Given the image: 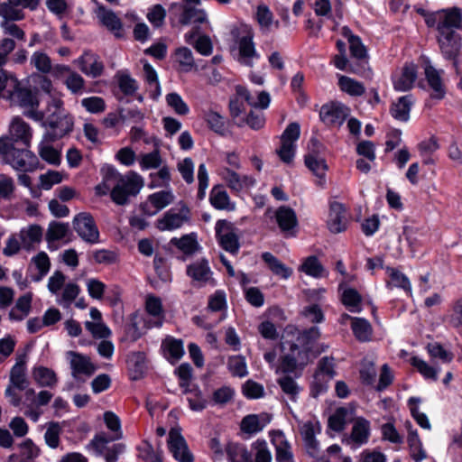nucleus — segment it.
<instances>
[{
    "instance_id": "obj_61",
    "label": "nucleus",
    "mask_w": 462,
    "mask_h": 462,
    "mask_svg": "<svg viewBox=\"0 0 462 462\" xmlns=\"http://www.w3.org/2000/svg\"><path fill=\"white\" fill-rule=\"evenodd\" d=\"M79 292L80 288L77 283L67 282L64 286L63 291L61 292L60 298L57 300V302L64 308H69L77 299Z\"/></svg>"
},
{
    "instance_id": "obj_19",
    "label": "nucleus",
    "mask_w": 462,
    "mask_h": 462,
    "mask_svg": "<svg viewBox=\"0 0 462 462\" xmlns=\"http://www.w3.org/2000/svg\"><path fill=\"white\" fill-rule=\"evenodd\" d=\"M73 62L82 73L93 79L98 78L103 74L104 64L102 60L98 55L91 51H84L83 54Z\"/></svg>"
},
{
    "instance_id": "obj_39",
    "label": "nucleus",
    "mask_w": 462,
    "mask_h": 462,
    "mask_svg": "<svg viewBox=\"0 0 462 462\" xmlns=\"http://www.w3.org/2000/svg\"><path fill=\"white\" fill-rule=\"evenodd\" d=\"M299 271L304 273L308 276L316 279L328 277V272L322 265L319 260L314 255H310L305 258L299 267Z\"/></svg>"
},
{
    "instance_id": "obj_18",
    "label": "nucleus",
    "mask_w": 462,
    "mask_h": 462,
    "mask_svg": "<svg viewBox=\"0 0 462 462\" xmlns=\"http://www.w3.org/2000/svg\"><path fill=\"white\" fill-rule=\"evenodd\" d=\"M14 144L21 143L25 147H30L32 139V129L20 116H14L9 125V136L7 137Z\"/></svg>"
},
{
    "instance_id": "obj_41",
    "label": "nucleus",
    "mask_w": 462,
    "mask_h": 462,
    "mask_svg": "<svg viewBox=\"0 0 462 462\" xmlns=\"http://www.w3.org/2000/svg\"><path fill=\"white\" fill-rule=\"evenodd\" d=\"M56 140H45L44 135L39 143L38 152L40 157L47 163L59 166L61 162L60 152L50 143Z\"/></svg>"
},
{
    "instance_id": "obj_13",
    "label": "nucleus",
    "mask_w": 462,
    "mask_h": 462,
    "mask_svg": "<svg viewBox=\"0 0 462 462\" xmlns=\"http://www.w3.org/2000/svg\"><path fill=\"white\" fill-rule=\"evenodd\" d=\"M215 229L220 246L230 254H236L239 250V242L233 225L222 219L216 223Z\"/></svg>"
},
{
    "instance_id": "obj_8",
    "label": "nucleus",
    "mask_w": 462,
    "mask_h": 462,
    "mask_svg": "<svg viewBox=\"0 0 462 462\" xmlns=\"http://www.w3.org/2000/svg\"><path fill=\"white\" fill-rule=\"evenodd\" d=\"M169 11L171 14L178 19L181 25L194 24V27L199 29V25L209 26V21L207 13L195 5H180L172 3Z\"/></svg>"
},
{
    "instance_id": "obj_58",
    "label": "nucleus",
    "mask_w": 462,
    "mask_h": 462,
    "mask_svg": "<svg viewBox=\"0 0 462 462\" xmlns=\"http://www.w3.org/2000/svg\"><path fill=\"white\" fill-rule=\"evenodd\" d=\"M52 397L53 394L47 390H42L37 394L32 388H29L24 392L25 402H29L38 408L47 405Z\"/></svg>"
},
{
    "instance_id": "obj_34",
    "label": "nucleus",
    "mask_w": 462,
    "mask_h": 462,
    "mask_svg": "<svg viewBox=\"0 0 462 462\" xmlns=\"http://www.w3.org/2000/svg\"><path fill=\"white\" fill-rule=\"evenodd\" d=\"M255 19L263 34L279 28V22L273 19V13L265 5H259L255 13Z\"/></svg>"
},
{
    "instance_id": "obj_53",
    "label": "nucleus",
    "mask_w": 462,
    "mask_h": 462,
    "mask_svg": "<svg viewBox=\"0 0 462 462\" xmlns=\"http://www.w3.org/2000/svg\"><path fill=\"white\" fill-rule=\"evenodd\" d=\"M338 86L342 91L354 97L362 96L365 90L363 83L343 75L338 77Z\"/></svg>"
},
{
    "instance_id": "obj_16",
    "label": "nucleus",
    "mask_w": 462,
    "mask_h": 462,
    "mask_svg": "<svg viewBox=\"0 0 462 462\" xmlns=\"http://www.w3.org/2000/svg\"><path fill=\"white\" fill-rule=\"evenodd\" d=\"M241 29L245 35L241 37L238 42V61L243 65L252 67L254 60L259 59V54L253 42L254 33L252 29L247 25H243Z\"/></svg>"
},
{
    "instance_id": "obj_28",
    "label": "nucleus",
    "mask_w": 462,
    "mask_h": 462,
    "mask_svg": "<svg viewBox=\"0 0 462 462\" xmlns=\"http://www.w3.org/2000/svg\"><path fill=\"white\" fill-rule=\"evenodd\" d=\"M300 432L308 453L315 456L319 450V442L316 439V435L320 432L319 423L313 421L304 422L300 428Z\"/></svg>"
},
{
    "instance_id": "obj_35",
    "label": "nucleus",
    "mask_w": 462,
    "mask_h": 462,
    "mask_svg": "<svg viewBox=\"0 0 462 462\" xmlns=\"http://www.w3.org/2000/svg\"><path fill=\"white\" fill-rule=\"evenodd\" d=\"M305 164L308 169L318 178L317 184L323 186L325 182V175L328 171L326 161L314 153H308L305 156Z\"/></svg>"
},
{
    "instance_id": "obj_31",
    "label": "nucleus",
    "mask_w": 462,
    "mask_h": 462,
    "mask_svg": "<svg viewBox=\"0 0 462 462\" xmlns=\"http://www.w3.org/2000/svg\"><path fill=\"white\" fill-rule=\"evenodd\" d=\"M32 377L40 387L54 388L58 383L56 373L52 369L43 365L32 367Z\"/></svg>"
},
{
    "instance_id": "obj_4",
    "label": "nucleus",
    "mask_w": 462,
    "mask_h": 462,
    "mask_svg": "<svg viewBox=\"0 0 462 462\" xmlns=\"http://www.w3.org/2000/svg\"><path fill=\"white\" fill-rule=\"evenodd\" d=\"M3 98L9 103L11 106H17L23 110V114L33 120L42 121L44 115L39 110L40 100L38 94L31 87L19 80L14 74L9 87L3 93Z\"/></svg>"
},
{
    "instance_id": "obj_44",
    "label": "nucleus",
    "mask_w": 462,
    "mask_h": 462,
    "mask_svg": "<svg viewBox=\"0 0 462 462\" xmlns=\"http://www.w3.org/2000/svg\"><path fill=\"white\" fill-rule=\"evenodd\" d=\"M226 453L230 462H254L252 453L243 444L228 443L226 447Z\"/></svg>"
},
{
    "instance_id": "obj_56",
    "label": "nucleus",
    "mask_w": 462,
    "mask_h": 462,
    "mask_svg": "<svg viewBox=\"0 0 462 462\" xmlns=\"http://www.w3.org/2000/svg\"><path fill=\"white\" fill-rule=\"evenodd\" d=\"M227 369L236 377L243 378L248 374L245 358L241 355L232 356L228 358Z\"/></svg>"
},
{
    "instance_id": "obj_36",
    "label": "nucleus",
    "mask_w": 462,
    "mask_h": 462,
    "mask_svg": "<svg viewBox=\"0 0 462 462\" xmlns=\"http://www.w3.org/2000/svg\"><path fill=\"white\" fill-rule=\"evenodd\" d=\"M210 204L218 210L233 211L235 204L231 202L230 197L222 186H214L209 194Z\"/></svg>"
},
{
    "instance_id": "obj_22",
    "label": "nucleus",
    "mask_w": 462,
    "mask_h": 462,
    "mask_svg": "<svg viewBox=\"0 0 462 462\" xmlns=\"http://www.w3.org/2000/svg\"><path fill=\"white\" fill-rule=\"evenodd\" d=\"M99 23L111 32L116 38L124 36L123 23L115 12L99 5L95 11Z\"/></svg>"
},
{
    "instance_id": "obj_54",
    "label": "nucleus",
    "mask_w": 462,
    "mask_h": 462,
    "mask_svg": "<svg viewBox=\"0 0 462 462\" xmlns=\"http://www.w3.org/2000/svg\"><path fill=\"white\" fill-rule=\"evenodd\" d=\"M162 347L168 359L177 361L180 359L184 354L183 343L180 339L167 337L162 342Z\"/></svg>"
},
{
    "instance_id": "obj_32",
    "label": "nucleus",
    "mask_w": 462,
    "mask_h": 462,
    "mask_svg": "<svg viewBox=\"0 0 462 462\" xmlns=\"http://www.w3.org/2000/svg\"><path fill=\"white\" fill-rule=\"evenodd\" d=\"M19 238L23 248L30 251L42 241V228L39 225H30L20 230Z\"/></svg>"
},
{
    "instance_id": "obj_51",
    "label": "nucleus",
    "mask_w": 462,
    "mask_h": 462,
    "mask_svg": "<svg viewBox=\"0 0 462 462\" xmlns=\"http://www.w3.org/2000/svg\"><path fill=\"white\" fill-rule=\"evenodd\" d=\"M38 456V448L31 440H26L21 445V454L10 455L8 462H33V458Z\"/></svg>"
},
{
    "instance_id": "obj_62",
    "label": "nucleus",
    "mask_w": 462,
    "mask_h": 462,
    "mask_svg": "<svg viewBox=\"0 0 462 462\" xmlns=\"http://www.w3.org/2000/svg\"><path fill=\"white\" fill-rule=\"evenodd\" d=\"M420 403V399L419 397H411L408 400L411 413L414 420L417 421V423L425 430H430L431 426L428 419V416L419 410Z\"/></svg>"
},
{
    "instance_id": "obj_24",
    "label": "nucleus",
    "mask_w": 462,
    "mask_h": 462,
    "mask_svg": "<svg viewBox=\"0 0 462 462\" xmlns=\"http://www.w3.org/2000/svg\"><path fill=\"white\" fill-rule=\"evenodd\" d=\"M183 38L186 43L192 45L203 56H209L213 51L211 39L206 34H201L197 26L186 32Z\"/></svg>"
},
{
    "instance_id": "obj_33",
    "label": "nucleus",
    "mask_w": 462,
    "mask_h": 462,
    "mask_svg": "<svg viewBox=\"0 0 462 462\" xmlns=\"http://www.w3.org/2000/svg\"><path fill=\"white\" fill-rule=\"evenodd\" d=\"M354 417V410L347 407L337 408L328 418V427L330 430L340 432L346 423L351 421Z\"/></svg>"
},
{
    "instance_id": "obj_63",
    "label": "nucleus",
    "mask_w": 462,
    "mask_h": 462,
    "mask_svg": "<svg viewBox=\"0 0 462 462\" xmlns=\"http://www.w3.org/2000/svg\"><path fill=\"white\" fill-rule=\"evenodd\" d=\"M118 87L126 96L134 95L138 89V84L128 73L118 71L116 73Z\"/></svg>"
},
{
    "instance_id": "obj_2",
    "label": "nucleus",
    "mask_w": 462,
    "mask_h": 462,
    "mask_svg": "<svg viewBox=\"0 0 462 462\" xmlns=\"http://www.w3.org/2000/svg\"><path fill=\"white\" fill-rule=\"evenodd\" d=\"M425 23L437 29L438 42L445 58L455 60L460 49V38L455 29L462 26V10L455 6L427 14Z\"/></svg>"
},
{
    "instance_id": "obj_49",
    "label": "nucleus",
    "mask_w": 462,
    "mask_h": 462,
    "mask_svg": "<svg viewBox=\"0 0 462 462\" xmlns=\"http://www.w3.org/2000/svg\"><path fill=\"white\" fill-rule=\"evenodd\" d=\"M236 94L244 98L248 105L254 107H259L262 109H265L269 106L271 102V97L269 93L265 91H262L258 93L257 101H254L250 96L249 91L242 86H237L236 88Z\"/></svg>"
},
{
    "instance_id": "obj_59",
    "label": "nucleus",
    "mask_w": 462,
    "mask_h": 462,
    "mask_svg": "<svg viewBox=\"0 0 462 462\" xmlns=\"http://www.w3.org/2000/svg\"><path fill=\"white\" fill-rule=\"evenodd\" d=\"M62 432V428L59 422L51 421L46 425V431L44 433V440L46 445L51 448H57L60 445V436Z\"/></svg>"
},
{
    "instance_id": "obj_1",
    "label": "nucleus",
    "mask_w": 462,
    "mask_h": 462,
    "mask_svg": "<svg viewBox=\"0 0 462 462\" xmlns=\"http://www.w3.org/2000/svg\"><path fill=\"white\" fill-rule=\"evenodd\" d=\"M320 337L319 328L312 327L299 333L293 342L288 343L289 349L281 361L276 373H293L298 369H303L310 362L314 360L320 353L328 349V346L318 344Z\"/></svg>"
},
{
    "instance_id": "obj_9",
    "label": "nucleus",
    "mask_w": 462,
    "mask_h": 462,
    "mask_svg": "<svg viewBox=\"0 0 462 462\" xmlns=\"http://www.w3.org/2000/svg\"><path fill=\"white\" fill-rule=\"evenodd\" d=\"M0 29L4 36L14 39V42H24L25 32L14 22L24 18L23 10H13L7 5H0Z\"/></svg>"
},
{
    "instance_id": "obj_26",
    "label": "nucleus",
    "mask_w": 462,
    "mask_h": 462,
    "mask_svg": "<svg viewBox=\"0 0 462 462\" xmlns=\"http://www.w3.org/2000/svg\"><path fill=\"white\" fill-rule=\"evenodd\" d=\"M274 217L280 229L283 233L294 236V229L298 226V218L292 208L287 206H282L274 212Z\"/></svg>"
},
{
    "instance_id": "obj_43",
    "label": "nucleus",
    "mask_w": 462,
    "mask_h": 462,
    "mask_svg": "<svg viewBox=\"0 0 462 462\" xmlns=\"http://www.w3.org/2000/svg\"><path fill=\"white\" fill-rule=\"evenodd\" d=\"M146 311L154 318V321H147L149 327H161L164 320L162 304L160 298L148 296L146 299Z\"/></svg>"
},
{
    "instance_id": "obj_14",
    "label": "nucleus",
    "mask_w": 462,
    "mask_h": 462,
    "mask_svg": "<svg viewBox=\"0 0 462 462\" xmlns=\"http://www.w3.org/2000/svg\"><path fill=\"white\" fill-rule=\"evenodd\" d=\"M89 446L96 456L104 457L106 462H116L119 455L125 451L124 444L116 443L109 445L108 439L103 435L96 436L91 440Z\"/></svg>"
},
{
    "instance_id": "obj_6",
    "label": "nucleus",
    "mask_w": 462,
    "mask_h": 462,
    "mask_svg": "<svg viewBox=\"0 0 462 462\" xmlns=\"http://www.w3.org/2000/svg\"><path fill=\"white\" fill-rule=\"evenodd\" d=\"M28 148H16L8 138H0V159L16 171H32L37 168L39 162L36 155Z\"/></svg>"
},
{
    "instance_id": "obj_29",
    "label": "nucleus",
    "mask_w": 462,
    "mask_h": 462,
    "mask_svg": "<svg viewBox=\"0 0 462 462\" xmlns=\"http://www.w3.org/2000/svg\"><path fill=\"white\" fill-rule=\"evenodd\" d=\"M187 274L199 284L211 282L212 272L208 266V263L205 259L199 260L187 267Z\"/></svg>"
},
{
    "instance_id": "obj_3",
    "label": "nucleus",
    "mask_w": 462,
    "mask_h": 462,
    "mask_svg": "<svg viewBox=\"0 0 462 462\" xmlns=\"http://www.w3.org/2000/svg\"><path fill=\"white\" fill-rule=\"evenodd\" d=\"M42 114L44 118L40 122L47 129L45 140H59L72 131L73 118L66 112L60 95H51Z\"/></svg>"
},
{
    "instance_id": "obj_64",
    "label": "nucleus",
    "mask_w": 462,
    "mask_h": 462,
    "mask_svg": "<svg viewBox=\"0 0 462 462\" xmlns=\"http://www.w3.org/2000/svg\"><path fill=\"white\" fill-rule=\"evenodd\" d=\"M67 88L75 95H81L86 88L85 79L76 71L72 70L65 79Z\"/></svg>"
},
{
    "instance_id": "obj_38",
    "label": "nucleus",
    "mask_w": 462,
    "mask_h": 462,
    "mask_svg": "<svg viewBox=\"0 0 462 462\" xmlns=\"http://www.w3.org/2000/svg\"><path fill=\"white\" fill-rule=\"evenodd\" d=\"M425 77L430 88L432 89L431 97L436 99H442L446 92L439 71H438L430 64H427L425 67Z\"/></svg>"
},
{
    "instance_id": "obj_5",
    "label": "nucleus",
    "mask_w": 462,
    "mask_h": 462,
    "mask_svg": "<svg viewBox=\"0 0 462 462\" xmlns=\"http://www.w3.org/2000/svg\"><path fill=\"white\" fill-rule=\"evenodd\" d=\"M111 199L117 205H125L131 197H135L144 185L143 178L135 171L122 175L114 167Z\"/></svg>"
},
{
    "instance_id": "obj_10",
    "label": "nucleus",
    "mask_w": 462,
    "mask_h": 462,
    "mask_svg": "<svg viewBox=\"0 0 462 462\" xmlns=\"http://www.w3.org/2000/svg\"><path fill=\"white\" fill-rule=\"evenodd\" d=\"M74 230L86 243L96 245L100 242L99 231L93 217L87 212L77 214L72 221Z\"/></svg>"
},
{
    "instance_id": "obj_57",
    "label": "nucleus",
    "mask_w": 462,
    "mask_h": 462,
    "mask_svg": "<svg viewBox=\"0 0 462 462\" xmlns=\"http://www.w3.org/2000/svg\"><path fill=\"white\" fill-rule=\"evenodd\" d=\"M342 291V302L351 312L361 311V295L352 288H346Z\"/></svg>"
},
{
    "instance_id": "obj_12",
    "label": "nucleus",
    "mask_w": 462,
    "mask_h": 462,
    "mask_svg": "<svg viewBox=\"0 0 462 462\" xmlns=\"http://www.w3.org/2000/svg\"><path fill=\"white\" fill-rule=\"evenodd\" d=\"M66 359L69 364L71 376L75 380H85V378L90 377L97 370L90 358L80 353L68 351L66 353Z\"/></svg>"
},
{
    "instance_id": "obj_48",
    "label": "nucleus",
    "mask_w": 462,
    "mask_h": 462,
    "mask_svg": "<svg viewBox=\"0 0 462 462\" xmlns=\"http://www.w3.org/2000/svg\"><path fill=\"white\" fill-rule=\"evenodd\" d=\"M262 259L275 275L281 276L282 279H288L292 274V270L283 264L273 254L265 252L262 254Z\"/></svg>"
},
{
    "instance_id": "obj_30",
    "label": "nucleus",
    "mask_w": 462,
    "mask_h": 462,
    "mask_svg": "<svg viewBox=\"0 0 462 462\" xmlns=\"http://www.w3.org/2000/svg\"><path fill=\"white\" fill-rule=\"evenodd\" d=\"M173 60L180 72L188 73L198 69L193 53L188 47L177 48L173 53Z\"/></svg>"
},
{
    "instance_id": "obj_25",
    "label": "nucleus",
    "mask_w": 462,
    "mask_h": 462,
    "mask_svg": "<svg viewBox=\"0 0 462 462\" xmlns=\"http://www.w3.org/2000/svg\"><path fill=\"white\" fill-rule=\"evenodd\" d=\"M347 214L346 207L337 201L330 203V210L328 220V229L335 234L346 229Z\"/></svg>"
},
{
    "instance_id": "obj_21",
    "label": "nucleus",
    "mask_w": 462,
    "mask_h": 462,
    "mask_svg": "<svg viewBox=\"0 0 462 462\" xmlns=\"http://www.w3.org/2000/svg\"><path fill=\"white\" fill-rule=\"evenodd\" d=\"M353 422L349 437L346 439L347 444H354L357 447L366 444L371 435V423L364 417H356Z\"/></svg>"
},
{
    "instance_id": "obj_45",
    "label": "nucleus",
    "mask_w": 462,
    "mask_h": 462,
    "mask_svg": "<svg viewBox=\"0 0 462 462\" xmlns=\"http://www.w3.org/2000/svg\"><path fill=\"white\" fill-rule=\"evenodd\" d=\"M412 104L413 99L411 96L401 97L392 105L390 110L391 115L396 120L406 122L409 120L410 111Z\"/></svg>"
},
{
    "instance_id": "obj_50",
    "label": "nucleus",
    "mask_w": 462,
    "mask_h": 462,
    "mask_svg": "<svg viewBox=\"0 0 462 462\" xmlns=\"http://www.w3.org/2000/svg\"><path fill=\"white\" fill-rule=\"evenodd\" d=\"M174 200V195L171 190H161L151 194L148 197V202L155 208L152 212H147L149 215H154L163 209Z\"/></svg>"
},
{
    "instance_id": "obj_55",
    "label": "nucleus",
    "mask_w": 462,
    "mask_h": 462,
    "mask_svg": "<svg viewBox=\"0 0 462 462\" xmlns=\"http://www.w3.org/2000/svg\"><path fill=\"white\" fill-rule=\"evenodd\" d=\"M386 274L390 279L388 285L402 288L406 292L411 293V285L405 274L401 273L399 270L391 267L386 268Z\"/></svg>"
},
{
    "instance_id": "obj_42",
    "label": "nucleus",
    "mask_w": 462,
    "mask_h": 462,
    "mask_svg": "<svg viewBox=\"0 0 462 462\" xmlns=\"http://www.w3.org/2000/svg\"><path fill=\"white\" fill-rule=\"evenodd\" d=\"M32 293L27 292L20 296L14 308L9 312V317L13 320H23L25 319L32 309Z\"/></svg>"
},
{
    "instance_id": "obj_37",
    "label": "nucleus",
    "mask_w": 462,
    "mask_h": 462,
    "mask_svg": "<svg viewBox=\"0 0 462 462\" xmlns=\"http://www.w3.org/2000/svg\"><path fill=\"white\" fill-rule=\"evenodd\" d=\"M270 421L271 417L266 413L251 414L242 420L241 429L246 433L254 434L261 431Z\"/></svg>"
},
{
    "instance_id": "obj_27",
    "label": "nucleus",
    "mask_w": 462,
    "mask_h": 462,
    "mask_svg": "<svg viewBox=\"0 0 462 462\" xmlns=\"http://www.w3.org/2000/svg\"><path fill=\"white\" fill-rule=\"evenodd\" d=\"M417 79L416 66L412 63L405 64L402 70L393 78L394 89L397 91L410 90Z\"/></svg>"
},
{
    "instance_id": "obj_7",
    "label": "nucleus",
    "mask_w": 462,
    "mask_h": 462,
    "mask_svg": "<svg viewBox=\"0 0 462 462\" xmlns=\"http://www.w3.org/2000/svg\"><path fill=\"white\" fill-rule=\"evenodd\" d=\"M29 386V381L26 376V360L24 356L16 359L15 364L11 368L9 375V383L5 391V396L9 403L14 407H20L23 403L18 391H26Z\"/></svg>"
},
{
    "instance_id": "obj_15",
    "label": "nucleus",
    "mask_w": 462,
    "mask_h": 462,
    "mask_svg": "<svg viewBox=\"0 0 462 462\" xmlns=\"http://www.w3.org/2000/svg\"><path fill=\"white\" fill-rule=\"evenodd\" d=\"M168 448L172 457L179 462H193L194 457L179 429H171L169 432Z\"/></svg>"
},
{
    "instance_id": "obj_20",
    "label": "nucleus",
    "mask_w": 462,
    "mask_h": 462,
    "mask_svg": "<svg viewBox=\"0 0 462 462\" xmlns=\"http://www.w3.org/2000/svg\"><path fill=\"white\" fill-rule=\"evenodd\" d=\"M271 442L275 450L276 462H295L291 443L282 430L270 432Z\"/></svg>"
},
{
    "instance_id": "obj_17",
    "label": "nucleus",
    "mask_w": 462,
    "mask_h": 462,
    "mask_svg": "<svg viewBox=\"0 0 462 462\" xmlns=\"http://www.w3.org/2000/svg\"><path fill=\"white\" fill-rule=\"evenodd\" d=\"M348 112L349 110L345 105L332 102L321 106L319 117L325 125L338 127L345 122Z\"/></svg>"
},
{
    "instance_id": "obj_52",
    "label": "nucleus",
    "mask_w": 462,
    "mask_h": 462,
    "mask_svg": "<svg viewBox=\"0 0 462 462\" xmlns=\"http://www.w3.org/2000/svg\"><path fill=\"white\" fill-rule=\"evenodd\" d=\"M146 358L143 352H134L127 357V365L133 372V379H139L146 369Z\"/></svg>"
},
{
    "instance_id": "obj_47",
    "label": "nucleus",
    "mask_w": 462,
    "mask_h": 462,
    "mask_svg": "<svg viewBox=\"0 0 462 462\" xmlns=\"http://www.w3.org/2000/svg\"><path fill=\"white\" fill-rule=\"evenodd\" d=\"M30 65L42 74H49L52 70L51 59L42 50L32 52L30 57Z\"/></svg>"
},
{
    "instance_id": "obj_23",
    "label": "nucleus",
    "mask_w": 462,
    "mask_h": 462,
    "mask_svg": "<svg viewBox=\"0 0 462 462\" xmlns=\"http://www.w3.org/2000/svg\"><path fill=\"white\" fill-rule=\"evenodd\" d=\"M219 175L226 182L227 186L235 190L241 191L244 189H249L255 184V180L248 175H240L228 167L220 170Z\"/></svg>"
},
{
    "instance_id": "obj_40",
    "label": "nucleus",
    "mask_w": 462,
    "mask_h": 462,
    "mask_svg": "<svg viewBox=\"0 0 462 462\" xmlns=\"http://www.w3.org/2000/svg\"><path fill=\"white\" fill-rule=\"evenodd\" d=\"M277 383L282 389L286 401L291 402H296L298 401L300 393L301 392V387L295 379L290 375H282L277 379Z\"/></svg>"
},
{
    "instance_id": "obj_46",
    "label": "nucleus",
    "mask_w": 462,
    "mask_h": 462,
    "mask_svg": "<svg viewBox=\"0 0 462 462\" xmlns=\"http://www.w3.org/2000/svg\"><path fill=\"white\" fill-rule=\"evenodd\" d=\"M351 328L355 337L360 342L372 339L373 328L368 320L363 318L351 319Z\"/></svg>"
},
{
    "instance_id": "obj_60",
    "label": "nucleus",
    "mask_w": 462,
    "mask_h": 462,
    "mask_svg": "<svg viewBox=\"0 0 462 462\" xmlns=\"http://www.w3.org/2000/svg\"><path fill=\"white\" fill-rule=\"evenodd\" d=\"M138 162L140 168L143 171L151 169H158L161 167L162 160L158 150H154L151 152L142 153L138 156Z\"/></svg>"
},
{
    "instance_id": "obj_11",
    "label": "nucleus",
    "mask_w": 462,
    "mask_h": 462,
    "mask_svg": "<svg viewBox=\"0 0 462 462\" xmlns=\"http://www.w3.org/2000/svg\"><path fill=\"white\" fill-rule=\"evenodd\" d=\"M179 208H171L162 217L157 220V227L161 231H171L181 227L190 220V210L182 201L178 204Z\"/></svg>"
}]
</instances>
